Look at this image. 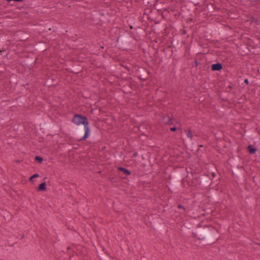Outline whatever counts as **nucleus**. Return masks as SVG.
<instances>
[{"label":"nucleus","mask_w":260,"mask_h":260,"mask_svg":"<svg viewBox=\"0 0 260 260\" xmlns=\"http://www.w3.org/2000/svg\"><path fill=\"white\" fill-rule=\"evenodd\" d=\"M219 232L213 226H206L199 229L197 232H193L192 235L203 243H211L214 240H217Z\"/></svg>","instance_id":"nucleus-1"},{"label":"nucleus","mask_w":260,"mask_h":260,"mask_svg":"<svg viewBox=\"0 0 260 260\" xmlns=\"http://www.w3.org/2000/svg\"><path fill=\"white\" fill-rule=\"evenodd\" d=\"M72 122L77 125L79 126L81 124L84 125V127L83 126L79 127L77 131V134L79 136H82L79 139V141L86 140L89 137L90 134L89 123L87 117L82 114H75L72 118Z\"/></svg>","instance_id":"nucleus-2"},{"label":"nucleus","mask_w":260,"mask_h":260,"mask_svg":"<svg viewBox=\"0 0 260 260\" xmlns=\"http://www.w3.org/2000/svg\"><path fill=\"white\" fill-rule=\"evenodd\" d=\"M117 43L118 47L123 50H127L129 46L128 40L124 37H118L117 39Z\"/></svg>","instance_id":"nucleus-3"},{"label":"nucleus","mask_w":260,"mask_h":260,"mask_svg":"<svg viewBox=\"0 0 260 260\" xmlns=\"http://www.w3.org/2000/svg\"><path fill=\"white\" fill-rule=\"evenodd\" d=\"M137 74L141 80L145 81L147 79V70L144 68L139 67L137 70Z\"/></svg>","instance_id":"nucleus-4"},{"label":"nucleus","mask_w":260,"mask_h":260,"mask_svg":"<svg viewBox=\"0 0 260 260\" xmlns=\"http://www.w3.org/2000/svg\"><path fill=\"white\" fill-rule=\"evenodd\" d=\"M151 11L149 8H146L144 10V13L143 14L142 18L144 19H148L152 21L153 20V19L151 18V16L150 15V13H151Z\"/></svg>","instance_id":"nucleus-5"},{"label":"nucleus","mask_w":260,"mask_h":260,"mask_svg":"<svg viewBox=\"0 0 260 260\" xmlns=\"http://www.w3.org/2000/svg\"><path fill=\"white\" fill-rule=\"evenodd\" d=\"M211 69L212 71H220L223 69V66L221 63L218 62L212 64Z\"/></svg>","instance_id":"nucleus-6"},{"label":"nucleus","mask_w":260,"mask_h":260,"mask_svg":"<svg viewBox=\"0 0 260 260\" xmlns=\"http://www.w3.org/2000/svg\"><path fill=\"white\" fill-rule=\"evenodd\" d=\"M162 121L165 124L172 125L173 124V118L171 117L169 115H165L162 117Z\"/></svg>","instance_id":"nucleus-7"},{"label":"nucleus","mask_w":260,"mask_h":260,"mask_svg":"<svg viewBox=\"0 0 260 260\" xmlns=\"http://www.w3.org/2000/svg\"><path fill=\"white\" fill-rule=\"evenodd\" d=\"M169 8H165L162 9H158L157 11L159 14H161L162 17L165 19L168 17V14H169Z\"/></svg>","instance_id":"nucleus-8"},{"label":"nucleus","mask_w":260,"mask_h":260,"mask_svg":"<svg viewBox=\"0 0 260 260\" xmlns=\"http://www.w3.org/2000/svg\"><path fill=\"white\" fill-rule=\"evenodd\" d=\"M248 152L250 154H255L256 151H257V148L256 147H254L253 145H249L247 148H246Z\"/></svg>","instance_id":"nucleus-9"},{"label":"nucleus","mask_w":260,"mask_h":260,"mask_svg":"<svg viewBox=\"0 0 260 260\" xmlns=\"http://www.w3.org/2000/svg\"><path fill=\"white\" fill-rule=\"evenodd\" d=\"M47 44L44 42H40L37 45L36 48L40 50H46L45 47Z\"/></svg>","instance_id":"nucleus-10"},{"label":"nucleus","mask_w":260,"mask_h":260,"mask_svg":"<svg viewBox=\"0 0 260 260\" xmlns=\"http://www.w3.org/2000/svg\"><path fill=\"white\" fill-rule=\"evenodd\" d=\"M202 183L206 185H210L211 182V178L208 175L204 176L202 179Z\"/></svg>","instance_id":"nucleus-11"},{"label":"nucleus","mask_w":260,"mask_h":260,"mask_svg":"<svg viewBox=\"0 0 260 260\" xmlns=\"http://www.w3.org/2000/svg\"><path fill=\"white\" fill-rule=\"evenodd\" d=\"M117 170L123 173L126 175L128 176V175H130L131 174V172L129 170H127V169H126V168H125L124 167H118L117 168Z\"/></svg>","instance_id":"nucleus-12"},{"label":"nucleus","mask_w":260,"mask_h":260,"mask_svg":"<svg viewBox=\"0 0 260 260\" xmlns=\"http://www.w3.org/2000/svg\"><path fill=\"white\" fill-rule=\"evenodd\" d=\"M46 190V184L45 182H42L37 188L38 191H45Z\"/></svg>","instance_id":"nucleus-13"},{"label":"nucleus","mask_w":260,"mask_h":260,"mask_svg":"<svg viewBox=\"0 0 260 260\" xmlns=\"http://www.w3.org/2000/svg\"><path fill=\"white\" fill-rule=\"evenodd\" d=\"M207 8L208 10H209L210 11H219V8H217L216 7V5H215L214 4H211L210 6H207Z\"/></svg>","instance_id":"nucleus-14"},{"label":"nucleus","mask_w":260,"mask_h":260,"mask_svg":"<svg viewBox=\"0 0 260 260\" xmlns=\"http://www.w3.org/2000/svg\"><path fill=\"white\" fill-rule=\"evenodd\" d=\"M185 132L187 137L189 138L190 139H192L193 135L192 134V132L191 130L185 129Z\"/></svg>","instance_id":"nucleus-15"},{"label":"nucleus","mask_w":260,"mask_h":260,"mask_svg":"<svg viewBox=\"0 0 260 260\" xmlns=\"http://www.w3.org/2000/svg\"><path fill=\"white\" fill-rule=\"evenodd\" d=\"M35 161H36L38 163L41 164V163H42V162L43 161V158L42 157H41L40 156L36 155L35 157Z\"/></svg>","instance_id":"nucleus-16"},{"label":"nucleus","mask_w":260,"mask_h":260,"mask_svg":"<svg viewBox=\"0 0 260 260\" xmlns=\"http://www.w3.org/2000/svg\"><path fill=\"white\" fill-rule=\"evenodd\" d=\"M39 176V174H37V173H36V174H34V175H32L29 179V180L31 182H32L33 181V179L36 178H37Z\"/></svg>","instance_id":"nucleus-17"},{"label":"nucleus","mask_w":260,"mask_h":260,"mask_svg":"<svg viewBox=\"0 0 260 260\" xmlns=\"http://www.w3.org/2000/svg\"><path fill=\"white\" fill-rule=\"evenodd\" d=\"M177 208L182 209L183 210V213H185L186 212V208L182 206L181 204H178L177 205Z\"/></svg>","instance_id":"nucleus-18"},{"label":"nucleus","mask_w":260,"mask_h":260,"mask_svg":"<svg viewBox=\"0 0 260 260\" xmlns=\"http://www.w3.org/2000/svg\"><path fill=\"white\" fill-rule=\"evenodd\" d=\"M200 64V62H199L197 59H195L193 62L192 63L193 67H198V65Z\"/></svg>","instance_id":"nucleus-19"},{"label":"nucleus","mask_w":260,"mask_h":260,"mask_svg":"<svg viewBox=\"0 0 260 260\" xmlns=\"http://www.w3.org/2000/svg\"><path fill=\"white\" fill-rule=\"evenodd\" d=\"M181 32H180V34L181 35H185L187 33V31L186 29H184V28H183V29H182L181 30H180Z\"/></svg>","instance_id":"nucleus-20"},{"label":"nucleus","mask_w":260,"mask_h":260,"mask_svg":"<svg viewBox=\"0 0 260 260\" xmlns=\"http://www.w3.org/2000/svg\"><path fill=\"white\" fill-rule=\"evenodd\" d=\"M194 5H199L200 4V0H192Z\"/></svg>","instance_id":"nucleus-21"},{"label":"nucleus","mask_w":260,"mask_h":260,"mask_svg":"<svg viewBox=\"0 0 260 260\" xmlns=\"http://www.w3.org/2000/svg\"><path fill=\"white\" fill-rule=\"evenodd\" d=\"M24 0H6L7 2L10 3L11 1L17 2H22Z\"/></svg>","instance_id":"nucleus-22"},{"label":"nucleus","mask_w":260,"mask_h":260,"mask_svg":"<svg viewBox=\"0 0 260 260\" xmlns=\"http://www.w3.org/2000/svg\"><path fill=\"white\" fill-rule=\"evenodd\" d=\"M177 129H178V128H177L176 127L174 126V127H171V128H170V131H171V132H174L176 131Z\"/></svg>","instance_id":"nucleus-23"},{"label":"nucleus","mask_w":260,"mask_h":260,"mask_svg":"<svg viewBox=\"0 0 260 260\" xmlns=\"http://www.w3.org/2000/svg\"><path fill=\"white\" fill-rule=\"evenodd\" d=\"M250 20L251 21V22H257V20H255V18L253 16H251L250 18Z\"/></svg>","instance_id":"nucleus-24"},{"label":"nucleus","mask_w":260,"mask_h":260,"mask_svg":"<svg viewBox=\"0 0 260 260\" xmlns=\"http://www.w3.org/2000/svg\"><path fill=\"white\" fill-rule=\"evenodd\" d=\"M138 155V152H135L133 154V155H132V157H132V158L136 157H137Z\"/></svg>","instance_id":"nucleus-25"},{"label":"nucleus","mask_w":260,"mask_h":260,"mask_svg":"<svg viewBox=\"0 0 260 260\" xmlns=\"http://www.w3.org/2000/svg\"><path fill=\"white\" fill-rule=\"evenodd\" d=\"M244 83H245L246 85H248L249 84V80L247 78L245 79L244 81Z\"/></svg>","instance_id":"nucleus-26"},{"label":"nucleus","mask_w":260,"mask_h":260,"mask_svg":"<svg viewBox=\"0 0 260 260\" xmlns=\"http://www.w3.org/2000/svg\"><path fill=\"white\" fill-rule=\"evenodd\" d=\"M123 67L125 68L127 71H129L130 70L129 68L126 65V66H123Z\"/></svg>","instance_id":"nucleus-27"},{"label":"nucleus","mask_w":260,"mask_h":260,"mask_svg":"<svg viewBox=\"0 0 260 260\" xmlns=\"http://www.w3.org/2000/svg\"><path fill=\"white\" fill-rule=\"evenodd\" d=\"M232 87H233V86H232V85H229L228 86V87L226 88H230V89H232Z\"/></svg>","instance_id":"nucleus-28"},{"label":"nucleus","mask_w":260,"mask_h":260,"mask_svg":"<svg viewBox=\"0 0 260 260\" xmlns=\"http://www.w3.org/2000/svg\"><path fill=\"white\" fill-rule=\"evenodd\" d=\"M259 0H251V1L252 2H256L257 1H258Z\"/></svg>","instance_id":"nucleus-29"},{"label":"nucleus","mask_w":260,"mask_h":260,"mask_svg":"<svg viewBox=\"0 0 260 260\" xmlns=\"http://www.w3.org/2000/svg\"><path fill=\"white\" fill-rule=\"evenodd\" d=\"M108 179H109L111 181H112L113 178H110V177H109Z\"/></svg>","instance_id":"nucleus-30"},{"label":"nucleus","mask_w":260,"mask_h":260,"mask_svg":"<svg viewBox=\"0 0 260 260\" xmlns=\"http://www.w3.org/2000/svg\"><path fill=\"white\" fill-rule=\"evenodd\" d=\"M199 147H203V145H199Z\"/></svg>","instance_id":"nucleus-31"},{"label":"nucleus","mask_w":260,"mask_h":260,"mask_svg":"<svg viewBox=\"0 0 260 260\" xmlns=\"http://www.w3.org/2000/svg\"><path fill=\"white\" fill-rule=\"evenodd\" d=\"M129 27H130V28H131V29H133V27L132 26H129Z\"/></svg>","instance_id":"nucleus-32"},{"label":"nucleus","mask_w":260,"mask_h":260,"mask_svg":"<svg viewBox=\"0 0 260 260\" xmlns=\"http://www.w3.org/2000/svg\"><path fill=\"white\" fill-rule=\"evenodd\" d=\"M235 172H236V173H239L238 171L235 170Z\"/></svg>","instance_id":"nucleus-33"},{"label":"nucleus","mask_w":260,"mask_h":260,"mask_svg":"<svg viewBox=\"0 0 260 260\" xmlns=\"http://www.w3.org/2000/svg\"><path fill=\"white\" fill-rule=\"evenodd\" d=\"M23 237H24V235H23L22 236L21 238H23Z\"/></svg>","instance_id":"nucleus-34"},{"label":"nucleus","mask_w":260,"mask_h":260,"mask_svg":"<svg viewBox=\"0 0 260 260\" xmlns=\"http://www.w3.org/2000/svg\"><path fill=\"white\" fill-rule=\"evenodd\" d=\"M134 39H135V40H137V39H136L135 38H134Z\"/></svg>","instance_id":"nucleus-35"}]
</instances>
